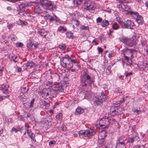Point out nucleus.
Here are the masks:
<instances>
[{"label":"nucleus","instance_id":"1","mask_svg":"<svg viewBox=\"0 0 148 148\" xmlns=\"http://www.w3.org/2000/svg\"><path fill=\"white\" fill-rule=\"evenodd\" d=\"M60 64L64 68H71L73 66H76V68H79L76 59H72L68 55H65L64 57L60 59Z\"/></svg>","mask_w":148,"mask_h":148},{"label":"nucleus","instance_id":"2","mask_svg":"<svg viewBox=\"0 0 148 148\" xmlns=\"http://www.w3.org/2000/svg\"><path fill=\"white\" fill-rule=\"evenodd\" d=\"M90 74L86 70L84 71L80 76L81 85L82 87L90 85L93 82Z\"/></svg>","mask_w":148,"mask_h":148},{"label":"nucleus","instance_id":"3","mask_svg":"<svg viewBox=\"0 0 148 148\" xmlns=\"http://www.w3.org/2000/svg\"><path fill=\"white\" fill-rule=\"evenodd\" d=\"M40 5L45 9L52 10L53 8H56V6L54 5V2L49 0H40Z\"/></svg>","mask_w":148,"mask_h":148},{"label":"nucleus","instance_id":"4","mask_svg":"<svg viewBox=\"0 0 148 148\" xmlns=\"http://www.w3.org/2000/svg\"><path fill=\"white\" fill-rule=\"evenodd\" d=\"M110 122L108 118H103L99 121L98 125L100 128H108L109 126Z\"/></svg>","mask_w":148,"mask_h":148},{"label":"nucleus","instance_id":"5","mask_svg":"<svg viewBox=\"0 0 148 148\" xmlns=\"http://www.w3.org/2000/svg\"><path fill=\"white\" fill-rule=\"evenodd\" d=\"M119 23L120 24L122 28H123L133 29L135 27L134 23L130 20H127L125 22L120 21Z\"/></svg>","mask_w":148,"mask_h":148},{"label":"nucleus","instance_id":"6","mask_svg":"<svg viewBox=\"0 0 148 148\" xmlns=\"http://www.w3.org/2000/svg\"><path fill=\"white\" fill-rule=\"evenodd\" d=\"M95 133V132L92 129L88 130H81L79 131V135L83 137L93 135Z\"/></svg>","mask_w":148,"mask_h":148},{"label":"nucleus","instance_id":"7","mask_svg":"<svg viewBox=\"0 0 148 148\" xmlns=\"http://www.w3.org/2000/svg\"><path fill=\"white\" fill-rule=\"evenodd\" d=\"M135 51V50L134 49H126L123 52V55L125 60H128V59L131 58L133 55V53Z\"/></svg>","mask_w":148,"mask_h":148},{"label":"nucleus","instance_id":"8","mask_svg":"<svg viewBox=\"0 0 148 148\" xmlns=\"http://www.w3.org/2000/svg\"><path fill=\"white\" fill-rule=\"evenodd\" d=\"M84 8L87 10H93L95 9L94 3L90 1L85 2L84 3Z\"/></svg>","mask_w":148,"mask_h":148},{"label":"nucleus","instance_id":"9","mask_svg":"<svg viewBox=\"0 0 148 148\" xmlns=\"http://www.w3.org/2000/svg\"><path fill=\"white\" fill-rule=\"evenodd\" d=\"M140 140V138L136 134L132 137H129L128 139L127 143H133L135 141L138 142Z\"/></svg>","mask_w":148,"mask_h":148},{"label":"nucleus","instance_id":"10","mask_svg":"<svg viewBox=\"0 0 148 148\" xmlns=\"http://www.w3.org/2000/svg\"><path fill=\"white\" fill-rule=\"evenodd\" d=\"M52 88H55L58 93V92H64V87L62 86L60 84H58L57 85H54L52 86Z\"/></svg>","mask_w":148,"mask_h":148},{"label":"nucleus","instance_id":"11","mask_svg":"<svg viewBox=\"0 0 148 148\" xmlns=\"http://www.w3.org/2000/svg\"><path fill=\"white\" fill-rule=\"evenodd\" d=\"M52 89H50V90L49 91V98H54L56 97V95L58 93L57 91L56 90V89L55 88H52Z\"/></svg>","mask_w":148,"mask_h":148},{"label":"nucleus","instance_id":"12","mask_svg":"<svg viewBox=\"0 0 148 148\" xmlns=\"http://www.w3.org/2000/svg\"><path fill=\"white\" fill-rule=\"evenodd\" d=\"M37 33L43 38H45L46 39V36L47 35L48 32L45 29H38Z\"/></svg>","mask_w":148,"mask_h":148},{"label":"nucleus","instance_id":"13","mask_svg":"<svg viewBox=\"0 0 148 148\" xmlns=\"http://www.w3.org/2000/svg\"><path fill=\"white\" fill-rule=\"evenodd\" d=\"M24 116L25 118L27 119L28 122H30L34 120L33 116L29 112H25Z\"/></svg>","mask_w":148,"mask_h":148},{"label":"nucleus","instance_id":"14","mask_svg":"<svg viewBox=\"0 0 148 148\" xmlns=\"http://www.w3.org/2000/svg\"><path fill=\"white\" fill-rule=\"evenodd\" d=\"M9 86L7 85L4 84L0 85V90H1L4 93H8Z\"/></svg>","mask_w":148,"mask_h":148},{"label":"nucleus","instance_id":"15","mask_svg":"<svg viewBox=\"0 0 148 148\" xmlns=\"http://www.w3.org/2000/svg\"><path fill=\"white\" fill-rule=\"evenodd\" d=\"M95 99L94 101V103L97 106L101 105L103 103V100L101 96H99L97 97H95Z\"/></svg>","mask_w":148,"mask_h":148},{"label":"nucleus","instance_id":"16","mask_svg":"<svg viewBox=\"0 0 148 148\" xmlns=\"http://www.w3.org/2000/svg\"><path fill=\"white\" fill-rule=\"evenodd\" d=\"M33 40L32 38H30L29 40L27 41V46L29 50H32V47L34 44L33 42Z\"/></svg>","mask_w":148,"mask_h":148},{"label":"nucleus","instance_id":"17","mask_svg":"<svg viewBox=\"0 0 148 148\" xmlns=\"http://www.w3.org/2000/svg\"><path fill=\"white\" fill-rule=\"evenodd\" d=\"M41 95L44 99H47L48 97H49V91L46 90H43L41 93Z\"/></svg>","mask_w":148,"mask_h":148},{"label":"nucleus","instance_id":"18","mask_svg":"<svg viewBox=\"0 0 148 148\" xmlns=\"http://www.w3.org/2000/svg\"><path fill=\"white\" fill-rule=\"evenodd\" d=\"M117 107H112L110 109V113L111 116H114L115 115L118 114L117 111Z\"/></svg>","mask_w":148,"mask_h":148},{"label":"nucleus","instance_id":"19","mask_svg":"<svg viewBox=\"0 0 148 148\" xmlns=\"http://www.w3.org/2000/svg\"><path fill=\"white\" fill-rule=\"evenodd\" d=\"M125 140L126 139L123 136H120L118 138L116 143V144H121L125 143Z\"/></svg>","mask_w":148,"mask_h":148},{"label":"nucleus","instance_id":"20","mask_svg":"<svg viewBox=\"0 0 148 148\" xmlns=\"http://www.w3.org/2000/svg\"><path fill=\"white\" fill-rule=\"evenodd\" d=\"M136 22L139 25H142L144 21L143 18L141 15H139L136 17Z\"/></svg>","mask_w":148,"mask_h":148},{"label":"nucleus","instance_id":"21","mask_svg":"<svg viewBox=\"0 0 148 148\" xmlns=\"http://www.w3.org/2000/svg\"><path fill=\"white\" fill-rule=\"evenodd\" d=\"M130 40L129 42L128 46L130 47H132L135 45L136 43V39L135 40L133 38H130Z\"/></svg>","mask_w":148,"mask_h":148},{"label":"nucleus","instance_id":"22","mask_svg":"<svg viewBox=\"0 0 148 148\" xmlns=\"http://www.w3.org/2000/svg\"><path fill=\"white\" fill-rule=\"evenodd\" d=\"M130 40L127 37L123 38H121L120 40L123 42L125 44L128 46V42Z\"/></svg>","mask_w":148,"mask_h":148},{"label":"nucleus","instance_id":"23","mask_svg":"<svg viewBox=\"0 0 148 148\" xmlns=\"http://www.w3.org/2000/svg\"><path fill=\"white\" fill-rule=\"evenodd\" d=\"M9 58L11 61H13L15 62H18L19 60V59L17 56L10 55L9 56Z\"/></svg>","mask_w":148,"mask_h":148},{"label":"nucleus","instance_id":"24","mask_svg":"<svg viewBox=\"0 0 148 148\" xmlns=\"http://www.w3.org/2000/svg\"><path fill=\"white\" fill-rule=\"evenodd\" d=\"M84 112V110L83 109L79 106L75 110V114H82Z\"/></svg>","mask_w":148,"mask_h":148},{"label":"nucleus","instance_id":"25","mask_svg":"<svg viewBox=\"0 0 148 148\" xmlns=\"http://www.w3.org/2000/svg\"><path fill=\"white\" fill-rule=\"evenodd\" d=\"M117 7L121 11L123 12L125 10V4L124 3H120L117 5Z\"/></svg>","mask_w":148,"mask_h":148},{"label":"nucleus","instance_id":"26","mask_svg":"<svg viewBox=\"0 0 148 148\" xmlns=\"http://www.w3.org/2000/svg\"><path fill=\"white\" fill-rule=\"evenodd\" d=\"M106 135V132L105 131H103L101 132L98 136L99 139H101L102 138H105Z\"/></svg>","mask_w":148,"mask_h":148},{"label":"nucleus","instance_id":"27","mask_svg":"<svg viewBox=\"0 0 148 148\" xmlns=\"http://www.w3.org/2000/svg\"><path fill=\"white\" fill-rule=\"evenodd\" d=\"M109 25V23L107 20L105 19L102 21L101 23V26L103 27H106Z\"/></svg>","mask_w":148,"mask_h":148},{"label":"nucleus","instance_id":"28","mask_svg":"<svg viewBox=\"0 0 148 148\" xmlns=\"http://www.w3.org/2000/svg\"><path fill=\"white\" fill-rule=\"evenodd\" d=\"M67 37L69 39H73L74 38L73 34L71 32H67L66 33Z\"/></svg>","mask_w":148,"mask_h":148},{"label":"nucleus","instance_id":"29","mask_svg":"<svg viewBox=\"0 0 148 148\" xmlns=\"http://www.w3.org/2000/svg\"><path fill=\"white\" fill-rule=\"evenodd\" d=\"M34 12L37 14H40L42 12V10L38 6H36L35 7Z\"/></svg>","mask_w":148,"mask_h":148},{"label":"nucleus","instance_id":"30","mask_svg":"<svg viewBox=\"0 0 148 148\" xmlns=\"http://www.w3.org/2000/svg\"><path fill=\"white\" fill-rule=\"evenodd\" d=\"M111 68L112 66L109 65L106 68V73L107 75H109L112 73Z\"/></svg>","mask_w":148,"mask_h":148},{"label":"nucleus","instance_id":"31","mask_svg":"<svg viewBox=\"0 0 148 148\" xmlns=\"http://www.w3.org/2000/svg\"><path fill=\"white\" fill-rule=\"evenodd\" d=\"M22 127H20L19 126L17 127L16 128L13 127L12 128V130L13 131H14L15 133H17L18 131L20 132H21V130Z\"/></svg>","mask_w":148,"mask_h":148},{"label":"nucleus","instance_id":"32","mask_svg":"<svg viewBox=\"0 0 148 148\" xmlns=\"http://www.w3.org/2000/svg\"><path fill=\"white\" fill-rule=\"evenodd\" d=\"M21 101H22L24 106H26V104L27 102V97L26 96H23L21 97Z\"/></svg>","mask_w":148,"mask_h":148},{"label":"nucleus","instance_id":"33","mask_svg":"<svg viewBox=\"0 0 148 148\" xmlns=\"http://www.w3.org/2000/svg\"><path fill=\"white\" fill-rule=\"evenodd\" d=\"M112 28L114 30H117L119 28V25L116 23H114L112 25Z\"/></svg>","mask_w":148,"mask_h":148},{"label":"nucleus","instance_id":"34","mask_svg":"<svg viewBox=\"0 0 148 148\" xmlns=\"http://www.w3.org/2000/svg\"><path fill=\"white\" fill-rule=\"evenodd\" d=\"M125 143L121 144H116V148H126Z\"/></svg>","mask_w":148,"mask_h":148},{"label":"nucleus","instance_id":"35","mask_svg":"<svg viewBox=\"0 0 148 148\" xmlns=\"http://www.w3.org/2000/svg\"><path fill=\"white\" fill-rule=\"evenodd\" d=\"M28 136H29L30 138L34 142H36V140L35 139V134L33 133H32L28 135Z\"/></svg>","mask_w":148,"mask_h":148},{"label":"nucleus","instance_id":"36","mask_svg":"<svg viewBox=\"0 0 148 148\" xmlns=\"http://www.w3.org/2000/svg\"><path fill=\"white\" fill-rule=\"evenodd\" d=\"M80 29L82 30H84L89 31V27L88 26H85L84 25H81Z\"/></svg>","mask_w":148,"mask_h":148},{"label":"nucleus","instance_id":"37","mask_svg":"<svg viewBox=\"0 0 148 148\" xmlns=\"http://www.w3.org/2000/svg\"><path fill=\"white\" fill-rule=\"evenodd\" d=\"M130 15L131 16H133L134 15L135 16H136L137 17L138 16H139V13L136 11H131V12H130Z\"/></svg>","mask_w":148,"mask_h":148},{"label":"nucleus","instance_id":"38","mask_svg":"<svg viewBox=\"0 0 148 148\" xmlns=\"http://www.w3.org/2000/svg\"><path fill=\"white\" fill-rule=\"evenodd\" d=\"M117 113H118L117 115L122 114L123 113V110L122 108L121 107H119L118 108L117 107Z\"/></svg>","mask_w":148,"mask_h":148},{"label":"nucleus","instance_id":"39","mask_svg":"<svg viewBox=\"0 0 148 148\" xmlns=\"http://www.w3.org/2000/svg\"><path fill=\"white\" fill-rule=\"evenodd\" d=\"M9 37L12 41H15L17 39L16 36L13 34L10 35Z\"/></svg>","mask_w":148,"mask_h":148},{"label":"nucleus","instance_id":"40","mask_svg":"<svg viewBox=\"0 0 148 148\" xmlns=\"http://www.w3.org/2000/svg\"><path fill=\"white\" fill-rule=\"evenodd\" d=\"M34 101L35 99L33 98L30 103V105H28V106L27 107V108H30L33 107L34 106Z\"/></svg>","mask_w":148,"mask_h":148},{"label":"nucleus","instance_id":"41","mask_svg":"<svg viewBox=\"0 0 148 148\" xmlns=\"http://www.w3.org/2000/svg\"><path fill=\"white\" fill-rule=\"evenodd\" d=\"M114 93H119L120 94L122 92V90L121 89L119 88H116L114 90Z\"/></svg>","mask_w":148,"mask_h":148},{"label":"nucleus","instance_id":"42","mask_svg":"<svg viewBox=\"0 0 148 148\" xmlns=\"http://www.w3.org/2000/svg\"><path fill=\"white\" fill-rule=\"evenodd\" d=\"M101 95L102 96L103 99L104 100V101L107 100L108 98V96L103 92L101 93Z\"/></svg>","mask_w":148,"mask_h":148},{"label":"nucleus","instance_id":"43","mask_svg":"<svg viewBox=\"0 0 148 148\" xmlns=\"http://www.w3.org/2000/svg\"><path fill=\"white\" fill-rule=\"evenodd\" d=\"M58 47L61 49L64 50L66 49V46L64 44H62L58 46Z\"/></svg>","mask_w":148,"mask_h":148},{"label":"nucleus","instance_id":"44","mask_svg":"<svg viewBox=\"0 0 148 148\" xmlns=\"http://www.w3.org/2000/svg\"><path fill=\"white\" fill-rule=\"evenodd\" d=\"M15 12H18V14H19L21 16H25L27 15V13L25 12H18L17 10H15Z\"/></svg>","mask_w":148,"mask_h":148},{"label":"nucleus","instance_id":"45","mask_svg":"<svg viewBox=\"0 0 148 148\" xmlns=\"http://www.w3.org/2000/svg\"><path fill=\"white\" fill-rule=\"evenodd\" d=\"M14 68L16 69V71L18 73H20L21 71V68L18 66L17 65L14 66Z\"/></svg>","mask_w":148,"mask_h":148},{"label":"nucleus","instance_id":"46","mask_svg":"<svg viewBox=\"0 0 148 148\" xmlns=\"http://www.w3.org/2000/svg\"><path fill=\"white\" fill-rule=\"evenodd\" d=\"M20 9L22 11H24L25 10V4H20L19 6Z\"/></svg>","mask_w":148,"mask_h":148},{"label":"nucleus","instance_id":"47","mask_svg":"<svg viewBox=\"0 0 148 148\" xmlns=\"http://www.w3.org/2000/svg\"><path fill=\"white\" fill-rule=\"evenodd\" d=\"M62 113H59L56 116V119L59 120L62 119Z\"/></svg>","mask_w":148,"mask_h":148},{"label":"nucleus","instance_id":"48","mask_svg":"<svg viewBox=\"0 0 148 148\" xmlns=\"http://www.w3.org/2000/svg\"><path fill=\"white\" fill-rule=\"evenodd\" d=\"M28 90V88H27L26 87H24L22 88L21 89V90L22 91V92L23 93H26L27 92V91Z\"/></svg>","mask_w":148,"mask_h":148},{"label":"nucleus","instance_id":"49","mask_svg":"<svg viewBox=\"0 0 148 148\" xmlns=\"http://www.w3.org/2000/svg\"><path fill=\"white\" fill-rule=\"evenodd\" d=\"M58 30L60 32H61L62 30L64 32H66L67 30V29L66 28H64L63 26H60Z\"/></svg>","mask_w":148,"mask_h":148},{"label":"nucleus","instance_id":"50","mask_svg":"<svg viewBox=\"0 0 148 148\" xmlns=\"http://www.w3.org/2000/svg\"><path fill=\"white\" fill-rule=\"evenodd\" d=\"M56 142L54 140H52L50 141L49 143V145L51 146H54L56 143Z\"/></svg>","mask_w":148,"mask_h":148},{"label":"nucleus","instance_id":"51","mask_svg":"<svg viewBox=\"0 0 148 148\" xmlns=\"http://www.w3.org/2000/svg\"><path fill=\"white\" fill-rule=\"evenodd\" d=\"M28 62L29 64V68L31 69L34 67L35 64L32 61H31L29 62Z\"/></svg>","mask_w":148,"mask_h":148},{"label":"nucleus","instance_id":"52","mask_svg":"<svg viewBox=\"0 0 148 148\" xmlns=\"http://www.w3.org/2000/svg\"><path fill=\"white\" fill-rule=\"evenodd\" d=\"M119 13H116L115 14V16H116V21H117L120 24L119 22L120 21H121V18L118 16V14Z\"/></svg>","mask_w":148,"mask_h":148},{"label":"nucleus","instance_id":"53","mask_svg":"<svg viewBox=\"0 0 148 148\" xmlns=\"http://www.w3.org/2000/svg\"><path fill=\"white\" fill-rule=\"evenodd\" d=\"M16 46L18 47H22L23 45V43L21 42H18L16 43Z\"/></svg>","mask_w":148,"mask_h":148},{"label":"nucleus","instance_id":"54","mask_svg":"<svg viewBox=\"0 0 148 148\" xmlns=\"http://www.w3.org/2000/svg\"><path fill=\"white\" fill-rule=\"evenodd\" d=\"M51 16L49 14H46L44 16L45 19L46 20V21H48Z\"/></svg>","mask_w":148,"mask_h":148},{"label":"nucleus","instance_id":"55","mask_svg":"<svg viewBox=\"0 0 148 148\" xmlns=\"http://www.w3.org/2000/svg\"><path fill=\"white\" fill-rule=\"evenodd\" d=\"M125 74L126 77H127L129 76H131L133 74V73L132 72H130L128 73L127 72L125 71Z\"/></svg>","mask_w":148,"mask_h":148},{"label":"nucleus","instance_id":"56","mask_svg":"<svg viewBox=\"0 0 148 148\" xmlns=\"http://www.w3.org/2000/svg\"><path fill=\"white\" fill-rule=\"evenodd\" d=\"M125 8L124 11H127L130 10L131 9V8L130 6L127 5H125Z\"/></svg>","mask_w":148,"mask_h":148},{"label":"nucleus","instance_id":"57","mask_svg":"<svg viewBox=\"0 0 148 148\" xmlns=\"http://www.w3.org/2000/svg\"><path fill=\"white\" fill-rule=\"evenodd\" d=\"M126 60L129 63V64H128V63H127V65H130V66H131L132 65V60L131 58H130L129 59H128V60Z\"/></svg>","mask_w":148,"mask_h":148},{"label":"nucleus","instance_id":"58","mask_svg":"<svg viewBox=\"0 0 148 148\" xmlns=\"http://www.w3.org/2000/svg\"><path fill=\"white\" fill-rule=\"evenodd\" d=\"M102 21L103 20L102 18L100 17H98L97 18L96 20V21L97 23H101Z\"/></svg>","mask_w":148,"mask_h":148},{"label":"nucleus","instance_id":"59","mask_svg":"<svg viewBox=\"0 0 148 148\" xmlns=\"http://www.w3.org/2000/svg\"><path fill=\"white\" fill-rule=\"evenodd\" d=\"M19 21L21 25H25L27 23L25 21H22L21 19H19Z\"/></svg>","mask_w":148,"mask_h":148},{"label":"nucleus","instance_id":"60","mask_svg":"<svg viewBox=\"0 0 148 148\" xmlns=\"http://www.w3.org/2000/svg\"><path fill=\"white\" fill-rule=\"evenodd\" d=\"M99 142L100 144H104L105 142L104 138L99 139Z\"/></svg>","mask_w":148,"mask_h":148},{"label":"nucleus","instance_id":"61","mask_svg":"<svg viewBox=\"0 0 148 148\" xmlns=\"http://www.w3.org/2000/svg\"><path fill=\"white\" fill-rule=\"evenodd\" d=\"M23 66L24 67H25L26 69L27 68H29V64L28 62L27 63L24 64Z\"/></svg>","mask_w":148,"mask_h":148},{"label":"nucleus","instance_id":"62","mask_svg":"<svg viewBox=\"0 0 148 148\" xmlns=\"http://www.w3.org/2000/svg\"><path fill=\"white\" fill-rule=\"evenodd\" d=\"M136 134L138 136V134L136 133V132H131V131L130 135L131 136H135V135H136Z\"/></svg>","mask_w":148,"mask_h":148},{"label":"nucleus","instance_id":"63","mask_svg":"<svg viewBox=\"0 0 148 148\" xmlns=\"http://www.w3.org/2000/svg\"><path fill=\"white\" fill-rule=\"evenodd\" d=\"M18 118L19 119L21 120V121H25V119L23 116L21 115H20L18 116Z\"/></svg>","mask_w":148,"mask_h":148},{"label":"nucleus","instance_id":"64","mask_svg":"<svg viewBox=\"0 0 148 148\" xmlns=\"http://www.w3.org/2000/svg\"><path fill=\"white\" fill-rule=\"evenodd\" d=\"M55 19H56L55 18L54 16H51L48 21L50 22L55 21Z\"/></svg>","mask_w":148,"mask_h":148}]
</instances>
